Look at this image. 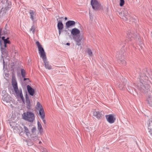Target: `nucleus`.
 I'll use <instances>...</instances> for the list:
<instances>
[{"instance_id": "obj_48", "label": "nucleus", "mask_w": 152, "mask_h": 152, "mask_svg": "<svg viewBox=\"0 0 152 152\" xmlns=\"http://www.w3.org/2000/svg\"><path fill=\"white\" fill-rule=\"evenodd\" d=\"M64 19L65 20H66L67 19V18L66 17H65Z\"/></svg>"}, {"instance_id": "obj_31", "label": "nucleus", "mask_w": 152, "mask_h": 152, "mask_svg": "<svg viewBox=\"0 0 152 152\" xmlns=\"http://www.w3.org/2000/svg\"><path fill=\"white\" fill-rule=\"evenodd\" d=\"M39 115L40 116L42 119V120H43V121L44 122V123L45 124L46 122L45 120L44 119L45 117V115L44 113H41V114H39Z\"/></svg>"}, {"instance_id": "obj_41", "label": "nucleus", "mask_w": 152, "mask_h": 152, "mask_svg": "<svg viewBox=\"0 0 152 152\" xmlns=\"http://www.w3.org/2000/svg\"><path fill=\"white\" fill-rule=\"evenodd\" d=\"M3 9H1V8H0V18H1V13L2 11V10Z\"/></svg>"}, {"instance_id": "obj_9", "label": "nucleus", "mask_w": 152, "mask_h": 152, "mask_svg": "<svg viewBox=\"0 0 152 152\" xmlns=\"http://www.w3.org/2000/svg\"><path fill=\"white\" fill-rule=\"evenodd\" d=\"M91 4L94 10H97L100 7V4L96 0H91Z\"/></svg>"}, {"instance_id": "obj_47", "label": "nucleus", "mask_w": 152, "mask_h": 152, "mask_svg": "<svg viewBox=\"0 0 152 152\" xmlns=\"http://www.w3.org/2000/svg\"><path fill=\"white\" fill-rule=\"evenodd\" d=\"M2 93H6V91H2Z\"/></svg>"}, {"instance_id": "obj_18", "label": "nucleus", "mask_w": 152, "mask_h": 152, "mask_svg": "<svg viewBox=\"0 0 152 152\" xmlns=\"http://www.w3.org/2000/svg\"><path fill=\"white\" fill-rule=\"evenodd\" d=\"M26 104L27 108L28 109H30L31 108V105L29 96L28 94H26Z\"/></svg>"}, {"instance_id": "obj_16", "label": "nucleus", "mask_w": 152, "mask_h": 152, "mask_svg": "<svg viewBox=\"0 0 152 152\" xmlns=\"http://www.w3.org/2000/svg\"><path fill=\"white\" fill-rule=\"evenodd\" d=\"M105 116L107 121L109 123H113L114 122L115 119L112 115H107Z\"/></svg>"}, {"instance_id": "obj_45", "label": "nucleus", "mask_w": 152, "mask_h": 152, "mask_svg": "<svg viewBox=\"0 0 152 152\" xmlns=\"http://www.w3.org/2000/svg\"><path fill=\"white\" fill-rule=\"evenodd\" d=\"M46 149H44L43 151H42V152H46L47 151H46Z\"/></svg>"}, {"instance_id": "obj_28", "label": "nucleus", "mask_w": 152, "mask_h": 152, "mask_svg": "<svg viewBox=\"0 0 152 152\" xmlns=\"http://www.w3.org/2000/svg\"><path fill=\"white\" fill-rule=\"evenodd\" d=\"M31 137L32 139L34 141L36 142H37L39 141V139H38V136H32V134L31 135Z\"/></svg>"}, {"instance_id": "obj_10", "label": "nucleus", "mask_w": 152, "mask_h": 152, "mask_svg": "<svg viewBox=\"0 0 152 152\" xmlns=\"http://www.w3.org/2000/svg\"><path fill=\"white\" fill-rule=\"evenodd\" d=\"M148 131L150 137L152 138V118L149 120L147 123Z\"/></svg>"}, {"instance_id": "obj_43", "label": "nucleus", "mask_w": 152, "mask_h": 152, "mask_svg": "<svg viewBox=\"0 0 152 152\" xmlns=\"http://www.w3.org/2000/svg\"><path fill=\"white\" fill-rule=\"evenodd\" d=\"M4 63H5V62L4 61V60H3V67H4Z\"/></svg>"}, {"instance_id": "obj_20", "label": "nucleus", "mask_w": 152, "mask_h": 152, "mask_svg": "<svg viewBox=\"0 0 152 152\" xmlns=\"http://www.w3.org/2000/svg\"><path fill=\"white\" fill-rule=\"evenodd\" d=\"M29 13L30 15V18L32 21H34L36 18V13L32 10H30L29 11Z\"/></svg>"}, {"instance_id": "obj_23", "label": "nucleus", "mask_w": 152, "mask_h": 152, "mask_svg": "<svg viewBox=\"0 0 152 152\" xmlns=\"http://www.w3.org/2000/svg\"><path fill=\"white\" fill-rule=\"evenodd\" d=\"M93 115L98 118H100L102 116V114L96 110H95L94 111Z\"/></svg>"}, {"instance_id": "obj_32", "label": "nucleus", "mask_w": 152, "mask_h": 152, "mask_svg": "<svg viewBox=\"0 0 152 152\" xmlns=\"http://www.w3.org/2000/svg\"><path fill=\"white\" fill-rule=\"evenodd\" d=\"M118 44L123 47L124 46L125 44V42L123 40H120Z\"/></svg>"}, {"instance_id": "obj_8", "label": "nucleus", "mask_w": 152, "mask_h": 152, "mask_svg": "<svg viewBox=\"0 0 152 152\" xmlns=\"http://www.w3.org/2000/svg\"><path fill=\"white\" fill-rule=\"evenodd\" d=\"M4 98L2 99L3 103L6 105L10 106L12 105L11 102H12V98L10 95L8 94L4 95Z\"/></svg>"}, {"instance_id": "obj_51", "label": "nucleus", "mask_w": 152, "mask_h": 152, "mask_svg": "<svg viewBox=\"0 0 152 152\" xmlns=\"http://www.w3.org/2000/svg\"><path fill=\"white\" fill-rule=\"evenodd\" d=\"M89 15H90V16L91 17V15H90L91 14H90V12H89Z\"/></svg>"}, {"instance_id": "obj_39", "label": "nucleus", "mask_w": 152, "mask_h": 152, "mask_svg": "<svg viewBox=\"0 0 152 152\" xmlns=\"http://www.w3.org/2000/svg\"><path fill=\"white\" fill-rule=\"evenodd\" d=\"M20 98H21V99H22V101L23 102H24V97H23V96H21V97H20Z\"/></svg>"}, {"instance_id": "obj_17", "label": "nucleus", "mask_w": 152, "mask_h": 152, "mask_svg": "<svg viewBox=\"0 0 152 152\" xmlns=\"http://www.w3.org/2000/svg\"><path fill=\"white\" fill-rule=\"evenodd\" d=\"M71 34L73 36V37H75L80 33V31L77 28H74L72 29L71 31Z\"/></svg>"}, {"instance_id": "obj_5", "label": "nucleus", "mask_w": 152, "mask_h": 152, "mask_svg": "<svg viewBox=\"0 0 152 152\" xmlns=\"http://www.w3.org/2000/svg\"><path fill=\"white\" fill-rule=\"evenodd\" d=\"M10 3L8 0H0V8L7 10L10 8Z\"/></svg>"}, {"instance_id": "obj_13", "label": "nucleus", "mask_w": 152, "mask_h": 152, "mask_svg": "<svg viewBox=\"0 0 152 152\" xmlns=\"http://www.w3.org/2000/svg\"><path fill=\"white\" fill-rule=\"evenodd\" d=\"M76 23L73 20H69L65 23V27L66 29H68L75 26Z\"/></svg>"}, {"instance_id": "obj_12", "label": "nucleus", "mask_w": 152, "mask_h": 152, "mask_svg": "<svg viewBox=\"0 0 152 152\" xmlns=\"http://www.w3.org/2000/svg\"><path fill=\"white\" fill-rule=\"evenodd\" d=\"M12 85L13 87L14 91L16 94H18L19 90L18 88L17 83L15 79L12 78Z\"/></svg>"}, {"instance_id": "obj_11", "label": "nucleus", "mask_w": 152, "mask_h": 152, "mask_svg": "<svg viewBox=\"0 0 152 152\" xmlns=\"http://www.w3.org/2000/svg\"><path fill=\"white\" fill-rule=\"evenodd\" d=\"M73 39L76 42V44L79 46H80L82 42V37L79 35L73 37Z\"/></svg>"}, {"instance_id": "obj_34", "label": "nucleus", "mask_w": 152, "mask_h": 152, "mask_svg": "<svg viewBox=\"0 0 152 152\" xmlns=\"http://www.w3.org/2000/svg\"><path fill=\"white\" fill-rule=\"evenodd\" d=\"M35 28L34 25H33L31 28L30 29V31H32V33L33 34L34 33V31L35 30Z\"/></svg>"}, {"instance_id": "obj_4", "label": "nucleus", "mask_w": 152, "mask_h": 152, "mask_svg": "<svg viewBox=\"0 0 152 152\" xmlns=\"http://www.w3.org/2000/svg\"><path fill=\"white\" fill-rule=\"evenodd\" d=\"M36 44L37 45L39 51V53L40 54L41 57L42 58L43 60L46 59V56L44 49L40 44L39 42L37 41Z\"/></svg>"}, {"instance_id": "obj_33", "label": "nucleus", "mask_w": 152, "mask_h": 152, "mask_svg": "<svg viewBox=\"0 0 152 152\" xmlns=\"http://www.w3.org/2000/svg\"><path fill=\"white\" fill-rule=\"evenodd\" d=\"M37 129L36 127H33L31 129V132L32 134H35Z\"/></svg>"}, {"instance_id": "obj_6", "label": "nucleus", "mask_w": 152, "mask_h": 152, "mask_svg": "<svg viewBox=\"0 0 152 152\" xmlns=\"http://www.w3.org/2000/svg\"><path fill=\"white\" fill-rule=\"evenodd\" d=\"M127 36L130 41L132 40L133 39H138L139 40V36L138 34L136 32H134L132 30L129 31L127 33Z\"/></svg>"}, {"instance_id": "obj_21", "label": "nucleus", "mask_w": 152, "mask_h": 152, "mask_svg": "<svg viewBox=\"0 0 152 152\" xmlns=\"http://www.w3.org/2000/svg\"><path fill=\"white\" fill-rule=\"evenodd\" d=\"M27 89L29 94L31 96H33L34 93V90L30 86L27 85Z\"/></svg>"}, {"instance_id": "obj_46", "label": "nucleus", "mask_w": 152, "mask_h": 152, "mask_svg": "<svg viewBox=\"0 0 152 152\" xmlns=\"http://www.w3.org/2000/svg\"><path fill=\"white\" fill-rule=\"evenodd\" d=\"M66 44L68 45H69L70 44L69 43H67Z\"/></svg>"}, {"instance_id": "obj_15", "label": "nucleus", "mask_w": 152, "mask_h": 152, "mask_svg": "<svg viewBox=\"0 0 152 152\" xmlns=\"http://www.w3.org/2000/svg\"><path fill=\"white\" fill-rule=\"evenodd\" d=\"M127 82V80L125 78H122V80L120 82L118 86L120 89L122 90L125 87Z\"/></svg>"}, {"instance_id": "obj_3", "label": "nucleus", "mask_w": 152, "mask_h": 152, "mask_svg": "<svg viewBox=\"0 0 152 152\" xmlns=\"http://www.w3.org/2000/svg\"><path fill=\"white\" fill-rule=\"evenodd\" d=\"M23 118L24 120L32 123L35 119V115L31 111L24 113L22 115Z\"/></svg>"}, {"instance_id": "obj_36", "label": "nucleus", "mask_w": 152, "mask_h": 152, "mask_svg": "<svg viewBox=\"0 0 152 152\" xmlns=\"http://www.w3.org/2000/svg\"><path fill=\"white\" fill-rule=\"evenodd\" d=\"M17 95L18 96H19L20 97H21V96H23V95L22 90H20L19 91L18 94V95L17 94Z\"/></svg>"}, {"instance_id": "obj_19", "label": "nucleus", "mask_w": 152, "mask_h": 152, "mask_svg": "<svg viewBox=\"0 0 152 152\" xmlns=\"http://www.w3.org/2000/svg\"><path fill=\"white\" fill-rule=\"evenodd\" d=\"M36 106L37 109L39 110V114H41V113H44V111L42 107L39 102H37Z\"/></svg>"}, {"instance_id": "obj_29", "label": "nucleus", "mask_w": 152, "mask_h": 152, "mask_svg": "<svg viewBox=\"0 0 152 152\" xmlns=\"http://www.w3.org/2000/svg\"><path fill=\"white\" fill-rule=\"evenodd\" d=\"M20 72L22 77H25L26 74L25 70L24 69H20Z\"/></svg>"}, {"instance_id": "obj_44", "label": "nucleus", "mask_w": 152, "mask_h": 152, "mask_svg": "<svg viewBox=\"0 0 152 152\" xmlns=\"http://www.w3.org/2000/svg\"><path fill=\"white\" fill-rule=\"evenodd\" d=\"M61 30H58V32H59V35L61 34Z\"/></svg>"}, {"instance_id": "obj_35", "label": "nucleus", "mask_w": 152, "mask_h": 152, "mask_svg": "<svg viewBox=\"0 0 152 152\" xmlns=\"http://www.w3.org/2000/svg\"><path fill=\"white\" fill-rule=\"evenodd\" d=\"M87 53L88 55L90 56H91L92 55V53L91 49L89 48H88L87 50Z\"/></svg>"}, {"instance_id": "obj_40", "label": "nucleus", "mask_w": 152, "mask_h": 152, "mask_svg": "<svg viewBox=\"0 0 152 152\" xmlns=\"http://www.w3.org/2000/svg\"><path fill=\"white\" fill-rule=\"evenodd\" d=\"M1 39L3 40V41H4V40L6 39L4 37H2L1 38Z\"/></svg>"}, {"instance_id": "obj_38", "label": "nucleus", "mask_w": 152, "mask_h": 152, "mask_svg": "<svg viewBox=\"0 0 152 152\" xmlns=\"http://www.w3.org/2000/svg\"><path fill=\"white\" fill-rule=\"evenodd\" d=\"M139 47H140V48L139 47V49L140 50H141L143 49L144 48V45L142 44H140L139 45Z\"/></svg>"}, {"instance_id": "obj_49", "label": "nucleus", "mask_w": 152, "mask_h": 152, "mask_svg": "<svg viewBox=\"0 0 152 152\" xmlns=\"http://www.w3.org/2000/svg\"><path fill=\"white\" fill-rule=\"evenodd\" d=\"M9 37H7L6 39L7 40H9Z\"/></svg>"}, {"instance_id": "obj_22", "label": "nucleus", "mask_w": 152, "mask_h": 152, "mask_svg": "<svg viewBox=\"0 0 152 152\" xmlns=\"http://www.w3.org/2000/svg\"><path fill=\"white\" fill-rule=\"evenodd\" d=\"M0 45V50L2 54L3 55L7 54V50L6 47L7 46H3L2 45Z\"/></svg>"}, {"instance_id": "obj_42", "label": "nucleus", "mask_w": 152, "mask_h": 152, "mask_svg": "<svg viewBox=\"0 0 152 152\" xmlns=\"http://www.w3.org/2000/svg\"><path fill=\"white\" fill-rule=\"evenodd\" d=\"M23 80L24 81H26V80H29V78H25V77H23Z\"/></svg>"}, {"instance_id": "obj_24", "label": "nucleus", "mask_w": 152, "mask_h": 152, "mask_svg": "<svg viewBox=\"0 0 152 152\" xmlns=\"http://www.w3.org/2000/svg\"><path fill=\"white\" fill-rule=\"evenodd\" d=\"M43 60L44 61V63L45 67L46 68L48 69L49 70L52 69L51 66L49 64L48 62L47 61V58L46 59H44Z\"/></svg>"}, {"instance_id": "obj_7", "label": "nucleus", "mask_w": 152, "mask_h": 152, "mask_svg": "<svg viewBox=\"0 0 152 152\" xmlns=\"http://www.w3.org/2000/svg\"><path fill=\"white\" fill-rule=\"evenodd\" d=\"M119 14L120 17L124 21H126L130 19V14L126 10H124L122 12L120 13Z\"/></svg>"}, {"instance_id": "obj_2", "label": "nucleus", "mask_w": 152, "mask_h": 152, "mask_svg": "<svg viewBox=\"0 0 152 152\" xmlns=\"http://www.w3.org/2000/svg\"><path fill=\"white\" fill-rule=\"evenodd\" d=\"M125 52V50L124 48H122L121 51L117 52L116 57L117 58L118 62L121 64L125 65L126 64V61L124 60V53Z\"/></svg>"}, {"instance_id": "obj_1", "label": "nucleus", "mask_w": 152, "mask_h": 152, "mask_svg": "<svg viewBox=\"0 0 152 152\" xmlns=\"http://www.w3.org/2000/svg\"><path fill=\"white\" fill-rule=\"evenodd\" d=\"M142 72L143 73H141L140 75L139 78V82L138 83L137 87L140 92L146 94L147 96V93L150 91V86L148 84H145L143 80V79L147 80L148 79V77L146 75V73L148 72L147 69H144Z\"/></svg>"}, {"instance_id": "obj_25", "label": "nucleus", "mask_w": 152, "mask_h": 152, "mask_svg": "<svg viewBox=\"0 0 152 152\" xmlns=\"http://www.w3.org/2000/svg\"><path fill=\"white\" fill-rule=\"evenodd\" d=\"M37 129L39 133L41 134L43 132V128L40 122L38 121H37Z\"/></svg>"}, {"instance_id": "obj_30", "label": "nucleus", "mask_w": 152, "mask_h": 152, "mask_svg": "<svg viewBox=\"0 0 152 152\" xmlns=\"http://www.w3.org/2000/svg\"><path fill=\"white\" fill-rule=\"evenodd\" d=\"M24 132H25L26 135H28L30 134V133L28 128L26 126H24Z\"/></svg>"}, {"instance_id": "obj_26", "label": "nucleus", "mask_w": 152, "mask_h": 152, "mask_svg": "<svg viewBox=\"0 0 152 152\" xmlns=\"http://www.w3.org/2000/svg\"><path fill=\"white\" fill-rule=\"evenodd\" d=\"M8 33L7 30L6 29H4L3 31L1 28H0V39L1 38V35H5Z\"/></svg>"}, {"instance_id": "obj_50", "label": "nucleus", "mask_w": 152, "mask_h": 152, "mask_svg": "<svg viewBox=\"0 0 152 152\" xmlns=\"http://www.w3.org/2000/svg\"><path fill=\"white\" fill-rule=\"evenodd\" d=\"M41 143H42V142H41V141H39V144H41Z\"/></svg>"}, {"instance_id": "obj_37", "label": "nucleus", "mask_w": 152, "mask_h": 152, "mask_svg": "<svg viewBox=\"0 0 152 152\" xmlns=\"http://www.w3.org/2000/svg\"><path fill=\"white\" fill-rule=\"evenodd\" d=\"M124 4V0H120V6H122Z\"/></svg>"}, {"instance_id": "obj_27", "label": "nucleus", "mask_w": 152, "mask_h": 152, "mask_svg": "<svg viewBox=\"0 0 152 152\" xmlns=\"http://www.w3.org/2000/svg\"><path fill=\"white\" fill-rule=\"evenodd\" d=\"M58 30H62L63 28V24L61 21H58L57 24Z\"/></svg>"}, {"instance_id": "obj_14", "label": "nucleus", "mask_w": 152, "mask_h": 152, "mask_svg": "<svg viewBox=\"0 0 152 152\" xmlns=\"http://www.w3.org/2000/svg\"><path fill=\"white\" fill-rule=\"evenodd\" d=\"M147 100L148 104L151 106L152 107V90L151 91H149V93H147Z\"/></svg>"}]
</instances>
